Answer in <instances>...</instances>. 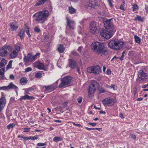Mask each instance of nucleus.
I'll list each match as a JSON object with an SVG mask.
<instances>
[{"label":"nucleus","mask_w":148,"mask_h":148,"mask_svg":"<svg viewBox=\"0 0 148 148\" xmlns=\"http://www.w3.org/2000/svg\"><path fill=\"white\" fill-rule=\"evenodd\" d=\"M92 49L96 53L101 56L108 54V50L105 44L100 42H93L91 46Z\"/></svg>","instance_id":"nucleus-1"},{"label":"nucleus","mask_w":148,"mask_h":148,"mask_svg":"<svg viewBox=\"0 0 148 148\" xmlns=\"http://www.w3.org/2000/svg\"><path fill=\"white\" fill-rule=\"evenodd\" d=\"M49 15L48 11L47 10H44L35 13L33 16L35 17V19L37 21H44L48 17Z\"/></svg>","instance_id":"nucleus-2"},{"label":"nucleus","mask_w":148,"mask_h":148,"mask_svg":"<svg viewBox=\"0 0 148 148\" xmlns=\"http://www.w3.org/2000/svg\"><path fill=\"white\" fill-rule=\"evenodd\" d=\"M123 44L122 41L111 40L108 43V46L110 49L119 50L123 47Z\"/></svg>","instance_id":"nucleus-3"},{"label":"nucleus","mask_w":148,"mask_h":148,"mask_svg":"<svg viewBox=\"0 0 148 148\" xmlns=\"http://www.w3.org/2000/svg\"><path fill=\"white\" fill-rule=\"evenodd\" d=\"M98 83L93 80L91 82L90 85L88 88V95L89 97H91L93 94L95 92L96 89L99 87Z\"/></svg>","instance_id":"nucleus-4"},{"label":"nucleus","mask_w":148,"mask_h":148,"mask_svg":"<svg viewBox=\"0 0 148 148\" xmlns=\"http://www.w3.org/2000/svg\"><path fill=\"white\" fill-rule=\"evenodd\" d=\"M40 54V53H38L35 55L32 56L31 53H28L27 56H25L23 58L25 64H27L28 62H33L37 59V56H39Z\"/></svg>","instance_id":"nucleus-5"},{"label":"nucleus","mask_w":148,"mask_h":148,"mask_svg":"<svg viewBox=\"0 0 148 148\" xmlns=\"http://www.w3.org/2000/svg\"><path fill=\"white\" fill-rule=\"evenodd\" d=\"M112 19H106L103 21L104 26L108 30L115 32L116 29H114L113 23L111 21Z\"/></svg>","instance_id":"nucleus-6"},{"label":"nucleus","mask_w":148,"mask_h":148,"mask_svg":"<svg viewBox=\"0 0 148 148\" xmlns=\"http://www.w3.org/2000/svg\"><path fill=\"white\" fill-rule=\"evenodd\" d=\"M114 32L107 29H103L101 31L100 34L101 36L106 39H108L112 37Z\"/></svg>","instance_id":"nucleus-7"},{"label":"nucleus","mask_w":148,"mask_h":148,"mask_svg":"<svg viewBox=\"0 0 148 148\" xmlns=\"http://www.w3.org/2000/svg\"><path fill=\"white\" fill-rule=\"evenodd\" d=\"M12 48L11 46L8 45H4L0 49V55L2 56H5L8 55V52H10L12 51Z\"/></svg>","instance_id":"nucleus-8"},{"label":"nucleus","mask_w":148,"mask_h":148,"mask_svg":"<svg viewBox=\"0 0 148 148\" xmlns=\"http://www.w3.org/2000/svg\"><path fill=\"white\" fill-rule=\"evenodd\" d=\"M20 47L18 46H16L13 50L10 52L9 55V58L10 59H13L16 57L20 50Z\"/></svg>","instance_id":"nucleus-9"},{"label":"nucleus","mask_w":148,"mask_h":148,"mask_svg":"<svg viewBox=\"0 0 148 148\" xmlns=\"http://www.w3.org/2000/svg\"><path fill=\"white\" fill-rule=\"evenodd\" d=\"M138 80L140 81L143 82L148 81V75L142 70L138 72Z\"/></svg>","instance_id":"nucleus-10"},{"label":"nucleus","mask_w":148,"mask_h":148,"mask_svg":"<svg viewBox=\"0 0 148 148\" xmlns=\"http://www.w3.org/2000/svg\"><path fill=\"white\" fill-rule=\"evenodd\" d=\"M61 83L59 86L60 88L64 87L71 83V78L70 76H66L61 79Z\"/></svg>","instance_id":"nucleus-11"},{"label":"nucleus","mask_w":148,"mask_h":148,"mask_svg":"<svg viewBox=\"0 0 148 148\" xmlns=\"http://www.w3.org/2000/svg\"><path fill=\"white\" fill-rule=\"evenodd\" d=\"M101 69L98 66H91L87 69V71L89 73H92L94 74H98L101 71Z\"/></svg>","instance_id":"nucleus-12"},{"label":"nucleus","mask_w":148,"mask_h":148,"mask_svg":"<svg viewBox=\"0 0 148 148\" xmlns=\"http://www.w3.org/2000/svg\"><path fill=\"white\" fill-rule=\"evenodd\" d=\"M102 103L105 106H110L114 104V101L112 99L108 98L103 100Z\"/></svg>","instance_id":"nucleus-13"},{"label":"nucleus","mask_w":148,"mask_h":148,"mask_svg":"<svg viewBox=\"0 0 148 148\" xmlns=\"http://www.w3.org/2000/svg\"><path fill=\"white\" fill-rule=\"evenodd\" d=\"M96 23L94 21L91 22L90 24L89 29L90 32L92 34H95L97 30Z\"/></svg>","instance_id":"nucleus-14"},{"label":"nucleus","mask_w":148,"mask_h":148,"mask_svg":"<svg viewBox=\"0 0 148 148\" xmlns=\"http://www.w3.org/2000/svg\"><path fill=\"white\" fill-rule=\"evenodd\" d=\"M67 21V26L71 29H74V26L75 25V22L73 21L70 20L68 17L66 18Z\"/></svg>","instance_id":"nucleus-15"},{"label":"nucleus","mask_w":148,"mask_h":148,"mask_svg":"<svg viewBox=\"0 0 148 148\" xmlns=\"http://www.w3.org/2000/svg\"><path fill=\"white\" fill-rule=\"evenodd\" d=\"M6 103V99L4 97H1L0 98V112L5 107Z\"/></svg>","instance_id":"nucleus-16"},{"label":"nucleus","mask_w":148,"mask_h":148,"mask_svg":"<svg viewBox=\"0 0 148 148\" xmlns=\"http://www.w3.org/2000/svg\"><path fill=\"white\" fill-rule=\"evenodd\" d=\"M69 66L72 69H74L76 66V62L72 59H69Z\"/></svg>","instance_id":"nucleus-17"},{"label":"nucleus","mask_w":148,"mask_h":148,"mask_svg":"<svg viewBox=\"0 0 148 148\" xmlns=\"http://www.w3.org/2000/svg\"><path fill=\"white\" fill-rule=\"evenodd\" d=\"M10 26L12 29L13 30H16L18 28V26L17 24L15 22H14L10 24Z\"/></svg>","instance_id":"nucleus-18"},{"label":"nucleus","mask_w":148,"mask_h":148,"mask_svg":"<svg viewBox=\"0 0 148 148\" xmlns=\"http://www.w3.org/2000/svg\"><path fill=\"white\" fill-rule=\"evenodd\" d=\"M65 48L62 45L60 44L58 45L57 50L60 53H63L65 50Z\"/></svg>","instance_id":"nucleus-19"},{"label":"nucleus","mask_w":148,"mask_h":148,"mask_svg":"<svg viewBox=\"0 0 148 148\" xmlns=\"http://www.w3.org/2000/svg\"><path fill=\"white\" fill-rule=\"evenodd\" d=\"M18 35L20 37L21 39H23L25 35L24 30L23 29H21L19 32Z\"/></svg>","instance_id":"nucleus-20"},{"label":"nucleus","mask_w":148,"mask_h":148,"mask_svg":"<svg viewBox=\"0 0 148 148\" xmlns=\"http://www.w3.org/2000/svg\"><path fill=\"white\" fill-rule=\"evenodd\" d=\"M33 98H34V97H33L27 95H26L24 96L21 97L20 99L21 100H25L26 99L30 100L32 99Z\"/></svg>","instance_id":"nucleus-21"},{"label":"nucleus","mask_w":148,"mask_h":148,"mask_svg":"<svg viewBox=\"0 0 148 148\" xmlns=\"http://www.w3.org/2000/svg\"><path fill=\"white\" fill-rule=\"evenodd\" d=\"M8 90L10 89H15L16 90L18 89V88L16 86L14 85L12 82L10 83L9 85L7 86Z\"/></svg>","instance_id":"nucleus-22"},{"label":"nucleus","mask_w":148,"mask_h":148,"mask_svg":"<svg viewBox=\"0 0 148 148\" xmlns=\"http://www.w3.org/2000/svg\"><path fill=\"white\" fill-rule=\"evenodd\" d=\"M94 3H92L91 2H90V3L86 5V7L87 8L89 9H91L92 8H93L95 7V1H94ZM90 2H93L92 1H91V0H90Z\"/></svg>","instance_id":"nucleus-23"},{"label":"nucleus","mask_w":148,"mask_h":148,"mask_svg":"<svg viewBox=\"0 0 148 148\" xmlns=\"http://www.w3.org/2000/svg\"><path fill=\"white\" fill-rule=\"evenodd\" d=\"M145 18L143 17H142L140 16H137L134 19V21H138L142 22H144Z\"/></svg>","instance_id":"nucleus-24"},{"label":"nucleus","mask_w":148,"mask_h":148,"mask_svg":"<svg viewBox=\"0 0 148 148\" xmlns=\"http://www.w3.org/2000/svg\"><path fill=\"white\" fill-rule=\"evenodd\" d=\"M44 87L45 88V90L46 91L49 90H53L55 89L56 88L53 87V85H50L48 86H44Z\"/></svg>","instance_id":"nucleus-25"},{"label":"nucleus","mask_w":148,"mask_h":148,"mask_svg":"<svg viewBox=\"0 0 148 148\" xmlns=\"http://www.w3.org/2000/svg\"><path fill=\"white\" fill-rule=\"evenodd\" d=\"M5 68H3L0 69V79H2L4 77V72L5 71Z\"/></svg>","instance_id":"nucleus-26"},{"label":"nucleus","mask_w":148,"mask_h":148,"mask_svg":"<svg viewBox=\"0 0 148 148\" xmlns=\"http://www.w3.org/2000/svg\"><path fill=\"white\" fill-rule=\"evenodd\" d=\"M47 0H37V2L35 6H39L42 5L45 3Z\"/></svg>","instance_id":"nucleus-27"},{"label":"nucleus","mask_w":148,"mask_h":148,"mask_svg":"<svg viewBox=\"0 0 148 148\" xmlns=\"http://www.w3.org/2000/svg\"><path fill=\"white\" fill-rule=\"evenodd\" d=\"M27 82V79L25 77H23L21 78L20 80V82L21 85H24Z\"/></svg>","instance_id":"nucleus-28"},{"label":"nucleus","mask_w":148,"mask_h":148,"mask_svg":"<svg viewBox=\"0 0 148 148\" xmlns=\"http://www.w3.org/2000/svg\"><path fill=\"white\" fill-rule=\"evenodd\" d=\"M69 13L71 14H73L76 12V10L72 6H69L68 8Z\"/></svg>","instance_id":"nucleus-29"},{"label":"nucleus","mask_w":148,"mask_h":148,"mask_svg":"<svg viewBox=\"0 0 148 148\" xmlns=\"http://www.w3.org/2000/svg\"><path fill=\"white\" fill-rule=\"evenodd\" d=\"M134 36L136 42L138 44H140L141 40L140 38L136 35H134Z\"/></svg>","instance_id":"nucleus-30"},{"label":"nucleus","mask_w":148,"mask_h":148,"mask_svg":"<svg viewBox=\"0 0 148 148\" xmlns=\"http://www.w3.org/2000/svg\"><path fill=\"white\" fill-rule=\"evenodd\" d=\"M7 62L5 59L2 60L0 62V68L5 66L7 64Z\"/></svg>","instance_id":"nucleus-31"},{"label":"nucleus","mask_w":148,"mask_h":148,"mask_svg":"<svg viewBox=\"0 0 148 148\" xmlns=\"http://www.w3.org/2000/svg\"><path fill=\"white\" fill-rule=\"evenodd\" d=\"M62 140V139L61 138L59 137H57V136H55V137L53 139V140L54 141L56 142H57L59 141H60Z\"/></svg>","instance_id":"nucleus-32"},{"label":"nucleus","mask_w":148,"mask_h":148,"mask_svg":"<svg viewBox=\"0 0 148 148\" xmlns=\"http://www.w3.org/2000/svg\"><path fill=\"white\" fill-rule=\"evenodd\" d=\"M38 68L40 69H43L45 71L46 70L44 69V65L43 64L41 63H40L38 66Z\"/></svg>","instance_id":"nucleus-33"},{"label":"nucleus","mask_w":148,"mask_h":148,"mask_svg":"<svg viewBox=\"0 0 148 148\" xmlns=\"http://www.w3.org/2000/svg\"><path fill=\"white\" fill-rule=\"evenodd\" d=\"M125 6V1H123L120 7V9L123 10H125L124 8V7Z\"/></svg>","instance_id":"nucleus-34"},{"label":"nucleus","mask_w":148,"mask_h":148,"mask_svg":"<svg viewBox=\"0 0 148 148\" xmlns=\"http://www.w3.org/2000/svg\"><path fill=\"white\" fill-rule=\"evenodd\" d=\"M42 76V74L40 73H37L35 75V77L36 78H40Z\"/></svg>","instance_id":"nucleus-35"},{"label":"nucleus","mask_w":148,"mask_h":148,"mask_svg":"<svg viewBox=\"0 0 148 148\" xmlns=\"http://www.w3.org/2000/svg\"><path fill=\"white\" fill-rule=\"evenodd\" d=\"M12 60H10L8 63V64L7 66V69H9L11 67L12 63Z\"/></svg>","instance_id":"nucleus-36"},{"label":"nucleus","mask_w":148,"mask_h":148,"mask_svg":"<svg viewBox=\"0 0 148 148\" xmlns=\"http://www.w3.org/2000/svg\"><path fill=\"white\" fill-rule=\"evenodd\" d=\"M138 8L137 5L136 4H135L134 5H133V6L132 7L133 11H135Z\"/></svg>","instance_id":"nucleus-37"},{"label":"nucleus","mask_w":148,"mask_h":148,"mask_svg":"<svg viewBox=\"0 0 148 148\" xmlns=\"http://www.w3.org/2000/svg\"><path fill=\"white\" fill-rule=\"evenodd\" d=\"M34 31L38 33L40 31V29L38 26H36L34 29Z\"/></svg>","instance_id":"nucleus-38"},{"label":"nucleus","mask_w":148,"mask_h":148,"mask_svg":"<svg viewBox=\"0 0 148 148\" xmlns=\"http://www.w3.org/2000/svg\"><path fill=\"white\" fill-rule=\"evenodd\" d=\"M32 69L31 67H27L25 69V72L27 73L32 71Z\"/></svg>","instance_id":"nucleus-39"},{"label":"nucleus","mask_w":148,"mask_h":148,"mask_svg":"<svg viewBox=\"0 0 148 148\" xmlns=\"http://www.w3.org/2000/svg\"><path fill=\"white\" fill-rule=\"evenodd\" d=\"M0 90H8V86H7L0 87Z\"/></svg>","instance_id":"nucleus-40"},{"label":"nucleus","mask_w":148,"mask_h":148,"mask_svg":"<svg viewBox=\"0 0 148 148\" xmlns=\"http://www.w3.org/2000/svg\"><path fill=\"white\" fill-rule=\"evenodd\" d=\"M38 138L36 136H30L29 137V140L31 139L32 140H34L37 139Z\"/></svg>","instance_id":"nucleus-41"},{"label":"nucleus","mask_w":148,"mask_h":148,"mask_svg":"<svg viewBox=\"0 0 148 148\" xmlns=\"http://www.w3.org/2000/svg\"><path fill=\"white\" fill-rule=\"evenodd\" d=\"M14 125L13 124H10L7 126V128L8 129L10 130L11 128H13Z\"/></svg>","instance_id":"nucleus-42"},{"label":"nucleus","mask_w":148,"mask_h":148,"mask_svg":"<svg viewBox=\"0 0 148 148\" xmlns=\"http://www.w3.org/2000/svg\"><path fill=\"white\" fill-rule=\"evenodd\" d=\"M46 145L45 143H38L37 144V145L38 146H43Z\"/></svg>","instance_id":"nucleus-43"},{"label":"nucleus","mask_w":148,"mask_h":148,"mask_svg":"<svg viewBox=\"0 0 148 148\" xmlns=\"http://www.w3.org/2000/svg\"><path fill=\"white\" fill-rule=\"evenodd\" d=\"M125 51H123L122 53V55L119 58V59L121 60H122L123 59V58L124 56V54L125 53Z\"/></svg>","instance_id":"nucleus-44"},{"label":"nucleus","mask_w":148,"mask_h":148,"mask_svg":"<svg viewBox=\"0 0 148 148\" xmlns=\"http://www.w3.org/2000/svg\"><path fill=\"white\" fill-rule=\"evenodd\" d=\"M134 95V97H135L137 93V88L135 87L133 90Z\"/></svg>","instance_id":"nucleus-45"},{"label":"nucleus","mask_w":148,"mask_h":148,"mask_svg":"<svg viewBox=\"0 0 148 148\" xmlns=\"http://www.w3.org/2000/svg\"><path fill=\"white\" fill-rule=\"evenodd\" d=\"M24 129L25 130L23 131L24 132H27L30 131V128H25Z\"/></svg>","instance_id":"nucleus-46"},{"label":"nucleus","mask_w":148,"mask_h":148,"mask_svg":"<svg viewBox=\"0 0 148 148\" xmlns=\"http://www.w3.org/2000/svg\"><path fill=\"white\" fill-rule=\"evenodd\" d=\"M82 98L81 97H79L77 99L78 102L79 103H81L82 101Z\"/></svg>","instance_id":"nucleus-47"},{"label":"nucleus","mask_w":148,"mask_h":148,"mask_svg":"<svg viewBox=\"0 0 148 148\" xmlns=\"http://www.w3.org/2000/svg\"><path fill=\"white\" fill-rule=\"evenodd\" d=\"M49 36L48 34L45 35V36L44 38V40H46L49 38Z\"/></svg>","instance_id":"nucleus-48"},{"label":"nucleus","mask_w":148,"mask_h":148,"mask_svg":"<svg viewBox=\"0 0 148 148\" xmlns=\"http://www.w3.org/2000/svg\"><path fill=\"white\" fill-rule=\"evenodd\" d=\"M88 124L94 127L96 125L95 123H89Z\"/></svg>","instance_id":"nucleus-49"},{"label":"nucleus","mask_w":148,"mask_h":148,"mask_svg":"<svg viewBox=\"0 0 148 148\" xmlns=\"http://www.w3.org/2000/svg\"><path fill=\"white\" fill-rule=\"evenodd\" d=\"M72 123L73 124V125L75 126H78L79 127H80L81 126V125L80 124H76L74 122H72Z\"/></svg>","instance_id":"nucleus-50"},{"label":"nucleus","mask_w":148,"mask_h":148,"mask_svg":"<svg viewBox=\"0 0 148 148\" xmlns=\"http://www.w3.org/2000/svg\"><path fill=\"white\" fill-rule=\"evenodd\" d=\"M10 78L11 79L13 80L14 79V77L13 74H11L10 76Z\"/></svg>","instance_id":"nucleus-51"},{"label":"nucleus","mask_w":148,"mask_h":148,"mask_svg":"<svg viewBox=\"0 0 148 148\" xmlns=\"http://www.w3.org/2000/svg\"><path fill=\"white\" fill-rule=\"evenodd\" d=\"M72 53L73 55H74L75 56H77L78 55V54L76 51H73L72 52Z\"/></svg>","instance_id":"nucleus-52"},{"label":"nucleus","mask_w":148,"mask_h":148,"mask_svg":"<svg viewBox=\"0 0 148 148\" xmlns=\"http://www.w3.org/2000/svg\"><path fill=\"white\" fill-rule=\"evenodd\" d=\"M108 88L110 89L113 88L114 90V85H112L110 86H108Z\"/></svg>","instance_id":"nucleus-53"},{"label":"nucleus","mask_w":148,"mask_h":148,"mask_svg":"<svg viewBox=\"0 0 148 148\" xmlns=\"http://www.w3.org/2000/svg\"><path fill=\"white\" fill-rule=\"evenodd\" d=\"M85 128L86 130H88L89 131H90L91 130H95V128H89L87 127H85Z\"/></svg>","instance_id":"nucleus-54"},{"label":"nucleus","mask_w":148,"mask_h":148,"mask_svg":"<svg viewBox=\"0 0 148 148\" xmlns=\"http://www.w3.org/2000/svg\"><path fill=\"white\" fill-rule=\"evenodd\" d=\"M22 138L24 139V141L25 142L27 140H29V137H22Z\"/></svg>","instance_id":"nucleus-55"},{"label":"nucleus","mask_w":148,"mask_h":148,"mask_svg":"<svg viewBox=\"0 0 148 148\" xmlns=\"http://www.w3.org/2000/svg\"><path fill=\"white\" fill-rule=\"evenodd\" d=\"M82 46L79 47L77 49L78 51L79 52H81V51L82 49Z\"/></svg>","instance_id":"nucleus-56"},{"label":"nucleus","mask_w":148,"mask_h":148,"mask_svg":"<svg viewBox=\"0 0 148 148\" xmlns=\"http://www.w3.org/2000/svg\"><path fill=\"white\" fill-rule=\"evenodd\" d=\"M76 69H77V72L79 74H80V69H79V67H77Z\"/></svg>","instance_id":"nucleus-57"},{"label":"nucleus","mask_w":148,"mask_h":148,"mask_svg":"<svg viewBox=\"0 0 148 148\" xmlns=\"http://www.w3.org/2000/svg\"><path fill=\"white\" fill-rule=\"evenodd\" d=\"M105 92V90L103 89H100L99 90V93H103V92Z\"/></svg>","instance_id":"nucleus-58"},{"label":"nucleus","mask_w":148,"mask_h":148,"mask_svg":"<svg viewBox=\"0 0 148 148\" xmlns=\"http://www.w3.org/2000/svg\"><path fill=\"white\" fill-rule=\"evenodd\" d=\"M25 31H26V33L29 32V29L28 27H26Z\"/></svg>","instance_id":"nucleus-59"},{"label":"nucleus","mask_w":148,"mask_h":148,"mask_svg":"<svg viewBox=\"0 0 148 148\" xmlns=\"http://www.w3.org/2000/svg\"><path fill=\"white\" fill-rule=\"evenodd\" d=\"M25 31H26V33L29 32V29L28 27H26Z\"/></svg>","instance_id":"nucleus-60"},{"label":"nucleus","mask_w":148,"mask_h":148,"mask_svg":"<svg viewBox=\"0 0 148 148\" xmlns=\"http://www.w3.org/2000/svg\"><path fill=\"white\" fill-rule=\"evenodd\" d=\"M97 130L100 132L102 130L101 128H95V130Z\"/></svg>","instance_id":"nucleus-61"},{"label":"nucleus","mask_w":148,"mask_h":148,"mask_svg":"<svg viewBox=\"0 0 148 148\" xmlns=\"http://www.w3.org/2000/svg\"><path fill=\"white\" fill-rule=\"evenodd\" d=\"M108 0L109 2V5L110 6H112V4L111 2L112 0Z\"/></svg>","instance_id":"nucleus-62"},{"label":"nucleus","mask_w":148,"mask_h":148,"mask_svg":"<svg viewBox=\"0 0 148 148\" xmlns=\"http://www.w3.org/2000/svg\"><path fill=\"white\" fill-rule=\"evenodd\" d=\"M130 136H131V137L134 138V139H136V136L135 135H131Z\"/></svg>","instance_id":"nucleus-63"},{"label":"nucleus","mask_w":148,"mask_h":148,"mask_svg":"<svg viewBox=\"0 0 148 148\" xmlns=\"http://www.w3.org/2000/svg\"><path fill=\"white\" fill-rule=\"evenodd\" d=\"M143 99V98H141V97L138 98L137 99V100L138 101H141Z\"/></svg>","instance_id":"nucleus-64"}]
</instances>
